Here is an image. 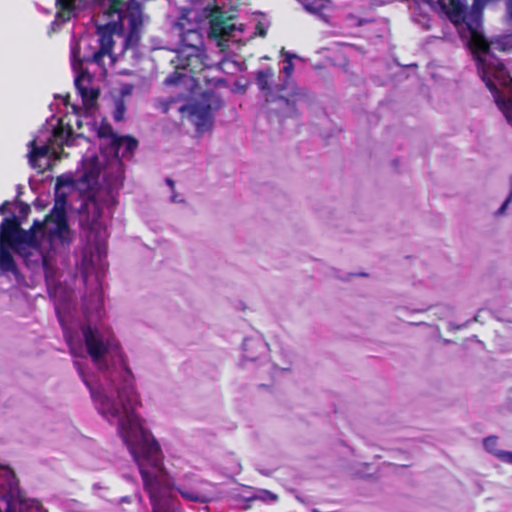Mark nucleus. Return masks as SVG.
<instances>
[{
	"label": "nucleus",
	"instance_id": "nucleus-10",
	"mask_svg": "<svg viewBox=\"0 0 512 512\" xmlns=\"http://www.w3.org/2000/svg\"><path fill=\"white\" fill-rule=\"evenodd\" d=\"M242 33V25L237 24L231 16L225 17L223 13H216L210 20L208 37L215 42L221 53L232 51L233 45L239 47Z\"/></svg>",
	"mask_w": 512,
	"mask_h": 512
},
{
	"label": "nucleus",
	"instance_id": "nucleus-26",
	"mask_svg": "<svg viewBox=\"0 0 512 512\" xmlns=\"http://www.w3.org/2000/svg\"><path fill=\"white\" fill-rule=\"evenodd\" d=\"M84 279H85V282L87 283V281H88V277H87L86 272L84 273Z\"/></svg>",
	"mask_w": 512,
	"mask_h": 512
},
{
	"label": "nucleus",
	"instance_id": "nucleus-20",
	"mask_svg": "<svg viewBox=\"0 0 512 512\" xmlns=\"http://www.w3.org/2000/svg\"><path fill=\"white\" fill-rule=\"evenodd\" d=\"M0 213L1 214H6V213H10L11 215L13 214L11 211H10V203L9 202H4L1 207H0Z\"/></svg>",
	"mask_w": 512,
	"mask_h": 512
},
{
	"label": "nucleus",
	"instance_id": "nucleus-18",
	"mask_svg": "<svg viewBox=\"0 0 512 512\" xmlns=\"http://www.w3.org/2000/svg\"><path fill=\"white\" fill-rule=\"evenodd\" d=\"M509 184H510V191H509L507 198L505 199L503 204L499 207V209L494 213V215L497 217L503 216L506 213V210H507L509 204L512 202V176L509 179Z\"/></svg>",
	"mask_w": 512,
	"mask_h": 512
},
{
	"label": "nucleus",
	"instance_id": "nucleus-2",
	"mask_svg": "<svg viewBox=\"0 0 512 512\" xmlns=\"http://www.w3.org/2000/svg\"><path fill=\"white\" fill-rule=\"evenodd\" d=\"M103 362V367L93 365L95 374L88 373L78 360L75 368L89 389L98 412L117 426L119 436L138 466L152 511L178 512L177 493L187 501L204 503L203 495L193 488L177 485L164 467L158 442L136 413L140 401L121 345L118 355L103 357Z\"/></svg>",
	"mask_w": 512,
	"mask_h": 512
},
{
	"label": "nucleus",
	"instance_id": "nucleus-27",
	"mask_svg": "<svg viewBox=\"0 0 512 512\" xmlns=\"http://www.w3.org/2000/svg\"><path fill=\"white\" fill-rule=\"evenodd\" d=\"M280 369L281 370H288L289 368L288 367H281Z\"/></svg>",
	"mask_w": 512,
	"mask_h": 512
},
{
	"label": "nucleus",
	"instance_id": "nucleus-1",
	"mask_svg": "<svg viewBox=\"0 0 512 512\" xmlns=\"http://www.w3.org/2000/svg\"><path fill=\"white\" fill-rule=\"evenodd\" d=\"M1 236L11 248L25 258L26 265L44 272L50 295L70 353L86 368L92 365L103 367V357L118 355L120 343L112 329L98 324L103 312L101 277L107 266L106 244L96 240L84 263L96 271L95 284L87 287L81 310L75 304V292L59 280L58 263L64 264L69 256L74 233L69 228L65 211V200L58 199L43 222L35 221L29 230L20 228L14 214L5 217L0 227Z\"/></svg>",
	"mask_w": 512,
	"mask_h": 512
},
{
	"label": "nucleus",
	"instance_id": "nucleus-21",
	"mask_svg": "<svg viewBox=\"0 0 512 512\" xmlns=\"http://www.w3.org/2000/svg\"><path fill=\"white\" fill-rule=\"evenodd\" d=\"M508 11H509V17L512 21V0L508 1Z\"/></svg>",
	"mask_w": 512,
	"mask_h": 512
},
{
	"label": "nucleus",
	"instance_id": "nucleus-23",
	"mask_svg": "<svg viewBox=\"0 0 512 512\" xmlns=\"http://www.w3.org/2000/svg\"><path fill=\"white\" fill-rule=\"evenodd\" d=\"M171 201L172 202H182V199H179L177 195H173L171 196Z\"/></svg>",
	"mask_w": 512,
	"mask_h": 512
},
{
	"label": "nucleus",
	"instance_id": "nucleus-14",
	"mask_svg": "<svg viewBox=\"0 0 512 512\" xmlns=\"http://www.w3.org/2000/svg\"><path fill=\"white\" fill-rule=\"evenodd\" d=\"M297 56L294 55V54H290V53H286V58L284 60V66L282 68V73H283V83L281 85H286L287 88H288V97L289 98H292L293 95H297V102L304 96L302 93L300 92H295L294 90V87L292 86V84L289 82V78L291 76V74L293 73V70H294V65L292 63V59L293 58H296Z\"/></svg>",
	"mask_w": 512,
	"mask_h": 512
},
{
	"label": "nucleus",
	"instance_id": "nucleus-17",
	"mask_svg": "<svg viewBox=\"0 0 512 512\" xmlns=\"http://www.w3.org/2000/svg\"><path fill=\"white\" fill-rule=\"evenodd\" d=\"M254 499H259L266 503H273L277 501L278 497L276 494L268 491V490H259L256 495L254 496Z\"/></svg>",
	"mask_w": 512,
	"mask_h": 512
},
{
	"label": "nucleus",
	"instance_id": "nucleus-5",
	"mask_svg": "<svg viewBox=\"0 0 512 512\" xmlns=\"http://www.w3.org/2000/svg\"><path fill=\"white\" fill-rule=\"evenodd\" d=\"M173 32L178 35L181 48L176 52L171 64L177 70L189 71L196 74L208 67L204 54V36L196 23H187L184 17L180 18L173 26Z\"/></svg>",
	"mask_w": 512,
	"mask_h": 512
},
{
	"label": "nucleus",
	"instance_id": "nucleus-16",
	"mask_svg": "<svg viewBox=\"0 0 512 512\" xmlns=\"http://www.w3.org/2000/svg\"><path fill=\"white\" fill-rule=\"evenodd\" d=\"M74 187V180L71 177L60 176L56 183V195H60V191L64 188L71 189Z\"/></svg>",
	"mask_w": 512,
	"mask_h": 512
},
{
	"label": "nucleus",
	"instance_id": "nucleus-15",
	"mask_svg": "<svg viewBox=\"0 0 512 512\" xmlns=\"http://www.w3.org/2000/svg\"><path fill=\"white\" fill-rule=\"evenodd\" d=\"M483 444L485 449L499 460L508 464H512V452L499 449L497 437L489 436L484 439Z\"/></svg>",
	"mask_w": 512,
	"mask_h": 512
},
{
	"label": "nucleus",
	"instance_id": "nucleus-6",
	"mask_svg": "<svg viewBox=\"0 0 512 512\" xmlns=\"http://www.w3.org/2000/svg\"><path fill=\"white\" fill-rule=\"evenodd\" d=\"M70 122L69 120L66 126L62 120L58 121V125L49 124L28 143V159L33 168L43 170L48 166L49 156L57 154L55 146L75 145L81 134L74 135Z\"/></svg>",
	"mask_w": 512,
	"mask_h": 512
},
{
	"label": "nucleus",
	"instance_id": "nucleus-9",
	"mask_svg": "<svg viewBox=\"0 0 512 512\" xmlns=\"http://www.w3.org/2000/svg\"><path fill=\"white\" fill-rule=\"evenodd\" d=\"M220 97L213 91L204 92L198 100L185 106L180 111L187 116L198 133H204L213 126V112L221 107Z\"/></svg>",
	"mask_w": 512,
	"mask_h": 512
},
{
	"label": "nucleus",
	"instance_id": "nucleus-13",
	"mask_svg": "<svg viewBox=\"0 0 512 512\" xmlns=\"http://www.w3.org/2000/svg\"><path fill=\"white\" fill-rule=\"evenodd\" d=\"M0 277L13 279L17 284L24 281L10 250L0 239Z\"/></svg>",
	"mask_w": 512,
	"mask_h": 512
},
{
	"label": "nucleus",
	"instance_id": "nucleus-24",
	"mask_svg": "<svg viewBox=\"0 0 512 512\" xmlns=\"http://www.w3.org/2000/svg\"><path fill=\"white\" fill-rule=\"evenodd\" d=\"M166 182L171 188H173L174 182L171 179H167Z\"/></svg>",
	"mask_w": 512,
	"mask_h": 512
},
{
	"label": "nucleus",
	"instance_id": "nucleus-11",
	"mask_svg": "<svg viewBox=\"0 0 512 512\" xmlns=\"http://www.w3.org/2000/svg\"><path fill=\"white\" fill-rule=\"evenodd\" d=\"M88 4V0H56L57 14L51 23V30L56 32L60 26L72 17H76Z\"/></svg>",
	"mask_w": 512,
	"mask_h": 512
},
{
	"label": "nucleus",
	"instance_id": "nucleus-3",
	"mask_svg": "<svg viewBox=\"0 0 512 512\" xmlns=\"http://www.w3.org/2000/svg\"><path fill=\"white\" fill-rule=\"evenodd\" d=\"M92 20L97 29V38L82 35L76 40L73 37L70 48L74 86L82 100V106L71 105L79 129L84 122L91 123V115L100 94L99 88L94 85L93 76L82 68V64H95L106 71L116 61L113 48L117 43L120 45L119 54H129L130 58H134L143 25L141 5L136 0H101L99 11Z\"/></svg>",
	"mask_w": 512,
	"mask_h": 512
},
{
	"label": "nucleus",
	"instance_id": "nucleus-7",
	"mask_svg": "<svg viewBox=\"0 0 512 512\" xmlns=\"http://www.w3.org/2000/svg\"><path fill=\"white\" fill-rule=\"evenodd\" d=\"M274 76L272 68L259 70L256 73V84L263 92L267 110L281 117H292L297 112V95L292 98L288 97V88L286 85H272L271 81Z\"/></svg>",
	"mask_w": 512,
	"mask_h": 512
},
{
	"label": "nucleus",
	"instance_id": "nucleus-19",
	"mask_svg": "<svg viewBox=\"0 0 512 512\" xmlns=\"http://www.w3.org/2000/svg\"><path fill=\"white\" fill-rule=\"evenodd\" d=\"M125 110L126 109L123 100H117L115 102V110L113 113L115 121H121L124 118Z\"/></svg>",
	"mask_w": 512,
	"mask_h": 512
},
{
	"label": "nucleus",
	"instance_id": "nucleus-12",
	"mask_svg": "<svg viewBox=\"0 0 512 512\" xmlns=\"http://www.w3.org/2000/svg\"><path fill=\"white\" fill-rule=\"evenodd\" d=\"M269 351L268 344L260 336L247 337L243 341V360L242 365L248 366L257 360L266 358Z\"/></svg>",
	"mask_w": 512,
	"mask_h": 512
},
{
	"label": "nucleus",
	"instance_id": "nucleus-8",
	"mask_svg": "<svg viewBox=\"0 0 512 512\" xmlns=\"http://www.w3.org/2000/svg\"><path fill=\"white\" fill-rule=\"evenodd\" d=\"M0 512H46L40 502L25 499L13 470L0 465Z\"/></svg>",
	"mask_w": 512,
	"mask_h": 512
},
{
	"label": "nucleus",
	"instance_id": "nucleus-25",
	"mask_svg": "<svg viewBox=\"0 0 512 512\" xmlns=\"http://www.w3.org/2000/svg\"><path fill=\"white\" fill-rule=\"evenodd\" d=\"M68 98H70V95H67V97L65 98V104L66 105L68 104Z\"/></svg>",
	"mask_w": 512,
	"mask_h": 512
},
{
	"label": "nucleus",
	"instance_id": "nucleus-22",
	"mask_svg": "<svg viewBox=\"0 0 512 512\" xmlns=\"http://www.w3.org/2000/svg\"><path fill=\"white\" fill-rule=\"evenodd\" d=\"M167 84H174L176 83V78L174 76H170L166 79Z\"/></svg>",
	"mask_w": 512,
	"mask_h": 512
},
{
	"label": "nucleus",
	"instance_id": "nucleus-4",
	"mask_svg": "<svg viewBox=\"0 0 512 512\" xmlns=\"http://www.w3.org/2000/svg\"><path fill=\"white\" fill-rule=\"evenodd\" d=\"M100 138L105 139L103 152L108 163L102 171L103 182L110 194L118 191L124 181V165L122 159H130L138 146L135 138L115 134L109 125L100 127Z\"/></svg>",
	"mask_w": 512,
	"mask_h": 512
}]
</instances>
